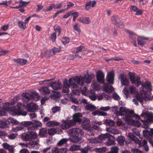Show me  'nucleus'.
Wrapping results in <instances>:
<instances>
[{
  "instance_id": "12",
  "label": "nucleus",
  "mask_w": 153,
  "mask_h": 153,
  "mask_svg": "<svg viewBox=\"0 0 153 153\" xmlns=\"http://www.w3.org/2000/svg\"><path fill=\"white\" fill-rule=\"evenodd\" d=\"M81 125L82 128L88 131L91 130V127L90 124V120L88 119H86L82 122Z\"/></svg>"
},
{
  "instance_id": "10",
  "label": "nucleus",
  "mask_w": 153,
  "mask_h": 153,
  "mask_svg": "<svg viewBox=\"0 0 153 153\" xmlns=\"http://www.w3.org/2000/svg\"><path fill=\"white\" fill-rule=\"evenodd\" d=\"M20 124L22 126L27 127V130L29 131H33L35 129V127L31 121H23Z\"/></svg>"
},
{
  "instance_id": "1",
  "label": "nucleus",
  "mask_w": 153,
  "mask_h": 153,
  "mask_svg": "<svg viewBox=\"0 0 153 153\" xmlns=\"http://www.w3.org/2000/svg\"><path fill=\"white\" fill-rule=\"evenodd\" d=\"M94 77V75H89L87 73L81 80L79 77H76L69 79L68 82L67 80H65L63 82V87L62 89V92L64 93H68L69 92V88L70 86L74 88H78L76 84L82 86L84 84V82L87 84H89L91 82L92 79Z\"/></svg>"
},
{
  "instance_id": "58",
  "label": "nucleus",
  "mask_w": 153,
  "mask_h": 153,
  "mask_svg": "<svg viewBox=\"0 0 153 153\" xmlns=\"http://www.w3.org/2000/svg\"><path fill=\"white\" fill-rule=\"evenodd\" d=\"M7 121L9 123H12L13 124H18L19 123L18 122L17 120H15L13 118H10L9 119H8Z\"/></svg>"
},
{
  "instance_id": "52",
  "label": "nucleus",
  "mask_w": 153,
  "mask_h": 153,
  "mask_svg": "<svg viewBox=\"0 0 153 153\" xmlns=\"http://www.w3.org/2000/svg\"><path fill=\"white\" fill-rule=\"evenodd\" d=\"M70 41V39H69V38L68 37H63L62 39V42L64 45H65L66 44L68 43Z\"/></svg>"
},
{
  "instance_id": "4",
  "label": "nucleus",
  "mask_w": 153,
  "mask_h": 153,
  "mask_svg": "<svg viewBox=\"0 0 153 153\" xmlns=\"http://www.w3.org/2000/svg\"><path fill=\"white\" fill-rule=\"evenodd\" d=\"M24 105L21 103H18L17 106L15 107H12L11 106L5 107L7 111H10V114L13 116L16 115L17 114L23 116H25L27 114V112L25 111H21V109L22 107ZM24 106H25V104Z\"/></svg>"
},
{
  "instance_id": "19",
  "label": "nucleus",
  "mask_w": 153,
  "mask_h": 153,
  "mask_svg": "<svg viewBox=\"0 0 153 153\" xmlns=\"http://www.w3.org/2000/svg\"><path fill=\"white\" fill-rule=\"evenodd\" d=\"M97 78L99 82L103 83H104V74L101 71H99L97 74Z\"/></svg>"
},
{
  "instance_id": "40",
  "label": "nucleus",
  "mask_w": 153,
  "mask_h": 153,
  "mask_svg": "<svg viewBox=\"0 0 153 153\" xmlns=\"http://www.w3.org/2000/svg\"><path fill=\"white\" fill-rule=\"evenodd\" d=\"M19 28L22 30H24L26 27V24L22 21H19L18 22Z\"/></svg>"
},
{
  "instance_id": "9",
  "label": "nucleus",
  "mask_w": 153,
  "mask_h": 153,
  "mask_svg": "<svg viewBox=\"0 0 153 153\" xmlns=\"http://www.w3.org/2000/svg\"><path fill=\"white\" fill-rule=\"evenodd\" d=\"M125 121L128 123L135 126L138 127L140 125V123L138 121H135L132 119L131 116L126 115L125 117Z\"/></svg>"
},
{
  "instance_id": "64",
  "label": "nucleus",
  "mask_w": 153,
  "mask_h": 153,
  "mask_svg": "<svg viewBox=\"0 0 153 153\" xmlns=\"http://www.w3.org/2000/svg\"><path fill=\"white\" fill-rule=\"evenodd\" d=\"M51 149V147H49L45 148H44L43 149L42 153H51L50 152V151Z\"/></svg>"
},
{
  "instance_id": "21",
  "label": "nucleus",
  "mask_w": 153,
  "mask_h": 153,
  "mask_svg": "<svg viewBox=\"0 0 153 153\" xmlns=\"http://www.w3.org/2000/svg\"><path fill=\"white\" fill-rule=\"evenodd\" d=\"M82 115L81 113H76L74 114L73 116V121L74 122L75 124L76 122L80 123L81 122V118Z\"/></svg>"
},
{
  "instance_id": "13",
  "label": "nucleus",
  "mask_w": 153,
  "mask_h": 153,
  "mask_svg": "<svg viewBox=\"0 0 153 153\" xmlns=\"http://www.w3.org/2000/svg\"><path fill=\"white\" fill-rule=\"evenodd\" d=\"M75 125L74 122L73 120H69L65 121L61 125V127L63 129H66Z\"/></svg>"
},
{
  "instance_id": "63",
  "label": "nucleus",
  "mask_w": 153,
  "mask_h": 153,
  "mask_svg": "<svg viewBox=\"0 0 153 153\" xmlns=\"http://www.w3.org/2000/svg\"><path fill=\"white\" fill-rule=\"evenodd\" d=\"M123 92L125 95L126 98H128L130 97L129 94V91L126 88H125L123 90Z\"/></svg>"
},
{
  "instance_id": "48",
  "label": "nucleus",
  "mask_w": 153,
  "mask_h": 153,
  "mask_svg": "<svg viewBox=\"0 0 153 153\" xmlns=\"http://www.w3.org/2000/svg\"><path fill=\"white\" fill-rule=\"evenodd\" d=\"M76 135H79L80 136H82L83 135L84 132L82 129L79 127H76Z\"/></svg>"
},
{
  "instance_id": "62",
  "label": "nucleus",
  "mask_w": 153,
  "mask_h": 153,
  "mask_svg": "<svg viewBox=\"0 0 153 153\" xmlns=\"http://www.w3.org/2000/svg\"><path fill=\"white\" fill-rule=\"evenodd\" d=\"M18 135V134H16L12 133L10 135H7V137L10 139L13 140L15 139Z\"/></svg>"
},
{
  "instance_id": "36",
  "label": "nucleus",
  "mask_w": 153,
  "mask_h": 153,
  "mask_svg": "<svg viewBox=\"0 0 153 153\" xmlns=\"http://www.w3.org/2000/svg\"><path fill=\"white\" fill-rule=\"evenodd\" d=\"M89 98L92 100L94 101L97 99V95L93 90H91L88 94Z\"/></svg>"
},
{
  "instance_id": "61",
  "label": "nucleus",
  "mask_w": 153,
  "mask_h": 153,
  "mask_svg": "<svg viewBox=\"0 0 153 153\" xmlns=\"http://www.w3.org/2000/svg\"><path fill=\"white\" fill-rule=\"evenodd\" d=\"M51 50L53 53L55 54L56 53H59L61 51V48H56L54 47Z\"/></svg>"
},
{
  "instance_id": "49",
  "label": "nucleus",
  "mask_w": 153,
  "mask_h": 153,
  "mask_svg": "<svg viewBox=\"0 0 153 153\" xmlns=\"http://www.w3.org/2000/svg\"><path fill=\"white\" fill-rule=\"evenodd\" d=\"M114 141L110 139V137H109V139H108L107 141L105 142V145L108 146H110L114 144Z\"/></svg>"
},
{
  "instance_id": "2",
  "label": "nucleus",
  "mask_w": 153,
  "mask_h": 153,
  "mask_svg": "<svg viewBox=\"0 0 153 153\" xmlns=\"http://www.w3.org/2000/svg\"><path fill=\"white\" fill-rule=\"evenodd\" d=\"M129 76L132 83L135 84L137 86H139L141 85L143 88H145L149 91H151L152 90V86L150 82L146 81L145 83H141L140 78L139 77L135 76L132 73L130 74Z\"/></svg>"
},
{
  "instance_id": "17",
  "label": "nucleus",
  "mask_w": 153,
  "mask_h": 153,
  "mask_svg": "<svg viewBox=\"0 0 153 153\" xmlns=\"http://www.w3.org/2000/svg\"><path fill=\"white\" fill-rule=\"evenodd\" d=\"M49 86L51 87L53 89L57 90L62 88V84L60 82H51L49 84Z\"/></svg>"
},
{
  "instance_id": "50",
  "label": "nucleus",
  "mask_w": 153,
  "mask_h": 153,
  "mask_svg": "<svg viewBox=\"0 0 153 153\" xmlns=\"http://www.w3.org/2000/svg\"><path fill=\"white\" fill-rule=\"evenodd\" d=\"M55 6V4H51L49 7H47L45 9H44L43 10L46 12L51 11L52 10L53 8H54Z\"/></svg>"
},
{
  "instance_id": "26",
  "label": "nucleus",
  "mask_w": 153,
  "mask_h": 153,
  "mask_svg": "<svg viewBox=\"0 0 153 153\" xmlns=\"http://www.w3.org/2000/svg\"><path fill=\"white\" fill-rule=\"evenodd\" d=\"M149 38L146 37L144 36H139L137 38V43L139 45L143 46L146 44V42L144 40H148Z\"/></svg>"
},
{
  "instance_id": "22",
  "label": "nucleus",
  "mask_w": 153,
  "mask_h": 153,
  "mask_svg": "<svg viewBox=\"0 0 153 153\" xmlns=\"http://www.w3.org/2000/svg\"><path fill=\"white\" fill-rule=\"evenodd\" d=\"M3 147L7 150L9 153H14L15 146L13 145H10L7 143H4L2 145Z\"/></svg>"
},
{
  "instance_id": "56",
  "label": "nucleus",
  "mask_w": 153,
  "mask_h": 153,
  "mask_svg": "<svg viewBox=\"0 0 153 153\" xmlns=\"http://www.w3.org/2000/svg\"><path fill=\"white\" fill-rule=\"evenodd\" d=\"M60 109V107L58 106H56L53 107L52 108V111L53 113L55 114L59 111Z\"/></svg>"
},
{
  "instance_id": "33",
  "label": "nucleus",
  "mask_w": 153,
  "mask_h": 153,
  "mask_svg": "<svg viewBox=\"0 0 153 153\" xmlns=\"http://www.w3.org/2000/svg\"><path fill=\"white\" fill-rule=\"evenodd\" d=\"M106 130L108 132L114 134H118L120 133L117 129L114 128H106Z\"/></svg>"
},
{
  "instance_id": "38",
  "label": "nucleus",
  "mask_w": 153,
  "mask_h": 153,
  "mask_svg": "<svg viewBox=\"0 0 153 153\" xmlns=\"http://www.w3.org/2000/svg\"><path fill=\"white\" fill-rule=\"evenodd\" d=\"M92 87L95 90H98L100 88V85L98 83L97 81H93L91 84Z\"/></svg>"
},
{
  "instance_id": "45",
  "label": "nucleus",
  "mask_w": 153,
  "mask_h": 153,
  "mask_svg": "<svg viewBox=\"0 0 153 153\" xmlns=\"http://www.w3.org/2000/svg\"><path fill=\"white\" fill-rule=\"evenodd\" d=\"M91 147L89 146H87L81 150V152L82 153H88L90 152L91 151Z\"/></svg>"
},
{
  "instance_id": "15",
  "label": "nucleus",
  "mask_w": 153,
  "mask_h": 153,
  "mask_svg": "<svg viewBox=\"0 0 153 153\" xmlns=\"http://www.w3.org/2000/svg\"><path fill=\"white\" fill-rule=\"evenodd\" d=\"M126 31L130 34L129 38L131 42L134 44V46L136 47L137 45L136 41V35L133 32L128 30H126Z\"/></svg>"
},
{
  "instance_id": "31",
  "label": "nucleus",
  "mask_w": 153,
  "mask_h": 153,
  "mask_svg": "<svg viewBox=\"0 0 153 153\" xmlns=\"http://www.w3.org/2000/svg\"><path fill=\"white\" fill-rule=\"evenodd\" d=\"M121 84L123 85H128L129 84V81L126 77L123 75L120 76Z\"/></svg>"
},
{
  "instance_id": "25",
  "label": "nucleus",
  "mask_w": 153,
  "mask_h": 153,
  "mask_svg": "<svg viewBox=\"0 0 153 153\" xmlns=\"http://www.w3.org/2000/svg\"><path fill=\"white\" fill-rule=\"evenodd\" d=\"M51 153H66L67 149L66 148L58 149L57 147H53L51 149Z\"/></svg>"
},
{
  "instance_id": "59",
  "label": "nucleus",
  "mask_w": 153,
  "mask_h": 153,
  "mask_svg": "<svg viewBox=\"0 0 153 153\" xmlns=\"http://www.w3.org/2000/svg\"><path fill=\"white\" fill-rule=\"evenodd\" d=\"M129 89L130 93L132 94H134L136 92V88L134 86L130 87Z\"/></svg>"
},
{
  "instance_id": "7",
  "label": "nucleus",
  "mask_w": 153,
  "mask_h": 153,
  "mask_svg": "<svg viewBox=\"0 0 153 153\" xmlns=\"http://www.w3.org/2000/svg\"><path fill=\"white\" fill-rule=\"evenodd\" d=\"M134 112V111L133 110H129L125 107H121L119 110L118 112H117L116 115L119 116L125 115L124 118L125 120L126 116V115L131 116V114H133Z\"/></svg>"
},
{
  "instance_id": "32",
  "label": "nucleus",
  "mask_w": 153,
  "mask_h": 153,
  "mask_svg": "<svg viewBox=\"0 0 153 153\" xmlns=\"http://www.w3.org/2000/svg\"><path fill=\"white\" fill-rule=\"evenodd\" d=\"M60 123L54 121H49L47 122L46 124V125L48 127H53L59 126L60 125Z\"/></svg>"
},
{
  "instance_id": "39",
  "label": "nucleus",
  "mask_w": 153,
  "mask_h": 153,
  "mask_svg": "<svg viewBox=\"0 0 153 153\" xmlns=\"http://www.w3.org/2000/svg\"><path fill=\"white\" fill-rule=\"evenodd\" d=\"M85 108L86 110L90 111H92L96 109V107L94 105L91 104L86 105L85 106Z\"/></svg>"
},
{
  "instance_id": "20",
  "label": "nucleus",
  "mask_w": 153,
  "mask_h": 153,
  "mask_svg": "<svg viewBox=\"0 0 153 153\" xmlns=\"http://www.w3.org/2000/svg\"><path fill=\"white\" fill-rule=\"evenodd\" d=\"M110 136L109 134L107 133L99 135L98 136V139L100 140L99 142L105 143V142L109 139Z\"/></svg>"
},
{
  "instance_id": "41",
  "label": "nucleus",
  "mask_w": 153,
  "mask_h": 153,
  "mask_svg": "<svg viewBox=\"0 0 153 153\" xmlns=\"http://www.w3.org/2000/svg\"><path fill=\"white\" fill-rule=\"evenodd\" d=\"M81 91L82 95L86 96L89 93L88 90L85 87H82L80 88Z\"/></svg>"
},
{
  "instance_id": "11",
  "label": "nucleus",
  "mask_w": 153,
  "mask_h": 153,
  "mask_svg": "<svg viewBox=\"0 0 153 153\" xmlns=\"http://www.w3.org/2000/svg\"><path fill=\"white\" fill-rule=\"evenodd\" d=\"M26 108L27 110L30 112H34L38 109V106L32 102L27 104Z\"/></svg>"
},
{
  "instance_id": "24",
  "label": "nucleus",
  "mask_w": 153,
  "mask_h": 153,
  "mask_svg": "<svg viewBox=\"0 0 153 153\" xmlns=\"http://www.w3.org/2000/svg\"><path fill=\"white\" fill-rule=\"evenodd\" d=\"M39 142V140L38 139L37 141H34L29 142V144H27L28 148L37 149L39 147V144L38 143Z\"/></svg>"
},
{
  "instance_id": "42",
  "label": "nucleus",
  "mask_w": 153,
  "mask_h": 153,
  "mask_svg": "<svg viewBox=\"0 0 153 153\" xmlns=\"http://www.w3.org/2000/svg\"><path fill=\"white\" fill-rule=\"evenodd\" d=\"M111 20L113 23L117 25L120 21V19L118 17L113 16L111 18Z\"/></svg>"
},
{
  "instance_id": "23",
  "label": "nucleus",
  "mask_w": 153,
  "mask_h": 153,
  "mask_svg": "<svg viewBox=\"0 0 153 153\" xmlns=\"http://www.w3.org/2000/svg\"><path fill=\"white\" fill-rule=\"evenodd\" d=\"M71 137L69 138V140L71 142L75 143L81 140V136L79 135H70Z\"/></svg>"
},
{
  "instance_id": "34",
  "label": "nucleus",
  "mask_w": 153,
  "mask_h": 153,
  "mask_svg": "<svg viewBox=\"0 0 153 153\" xmlns=\"http://www.w3.org/2000/svg\"><path fill=\"white\" fill-rule=\"evenodd\" d=\"M40 92L42 94H49L50 93V91L48 88L46 87H43L39 89Z\"/></svg>"
},
{
  "instance_id": "6",
  "label": "nucleus",
  "mask_w": 153,
  "mask_h": 153,
  "mask_svg": "<svg viewBox=\"0 0 153 153\" xmlns=\"http://www.w3.org/2000/svg\"><path fill=\"white\" fill-rule=\"evenodd\" d=\"M38 135L36 132L29 131L21 135L22 139L25 141H30L36 139Z\"/></svg>"
},
{
  "instance_id": "8",
  "label": "nucleus",
  "mask_w": 153,
  "mask_h": 153,
  "mask_svg": "<svg viewBox=\"0 0 153 153\" xmlns=\"http://www.w3.org/2000/svg\"><path fill=\"white\" fill-rule=\"evenodd\" d=\"M143 133L144 136L148 139L149 142L150 143H153V129H151L150 131L147 130H143Z\"/></svg>"
},
{
  "instance_id": "43",
  "label": "nucleus",
  "mask_w": 153,
  "mask_h": 153,
  "mask_svg": "<svg viewBox=\"0 0 153 153\" xmlns=\"http://www.w3.org/2000/svg\"><path fill=\"white\" fill-rule=\"evenodd\" d=\"M80 149V146L76 145H72L70 146L69 150L71 152L77 151Z\"/></svg>"
},
{
  "instance_id": "3",
  "label": "nucleus",
  "mask_w": 153,
  "mask_h": 153,
  "mask_svg": "<svg viewBox=\"0 0 153 153\" xmlns=\"http://www.w3.org/2000/svg\"><path fill=\"white\" fill-rule=\"evenodd\" d=\"M136 117L138 120H140L143 123V128H148V124L149 122L153 121V114H148L147 112H143L141 114L140 117L138 115L136 114Z\"/></svg>"
},
{
  "instance_id": "44",
  "label": "nucleus",
  "mask_w": 153,
  "mask_h": 153,
  "mask_svg": "<svg viewBox=\"0 0 153 153\" xmlns=\"http://www.w3.org/2000/svg\"><path fill=\"white\" fill-rule=\"evenodd\" d=\"M106 149L105 148H95L94 151L97 153H104L105 152Z\"/></svg>"
},
{
  "instance_id": "53",
  "label": "nucleus",
  "mask_w": 153,
  "mask_h": 153,
  "mask_svg": "<svg viewBox=\"0 0 153 153\" xmlns=\"http://www.w3.org/2000/svg\"><path fill=\"white\" fill-rule=\"evenodd\" d=\"M19 99V97L18 96H16L12 100V101L9 103V104L10 105H13L16 103L17 101H18V100Z\"/></svg>"
},
{
  "instance_id": "55",
  "label": "nucleus",
  "mask_w": 153,
  "mask_h": 153,
  "mask_svg": "<svg viewBox=\"0 0 153 153\" xmlns=\"http://www.w3.org/2000/svg\"><path fill=\"white\" fill-rule=\"evenodd\" d=\"M143 145L144 148V149L146 152H148L149 150V148L148 146L147 145V141L146 140H144L143 141Z\"/></svg>"
},
{
  "instance_id": "14",
  "label": "nucleus",
  "mask_w": 153,
  "mask_h": 153,
  "mask_svg": "<svg viewBox=\"0 0 153 153\" xmlns=\"http://www.w3.org/2000/svg\"><path fill=\"white\" fill-rule=\"evenodd\" d=\"M145 97V94H142L138 95L136 96V99H134L133 100V102L136 105H138V101L140 102L141 103H142Z\"/></svg>"
},
{
  "instance_id": "29",
  "label": "nucleus",
  "mask_w": 153,
  "mask_h": 153,
  "mask_svg": "<svg viewBox=\"0 0 153 153\" xmlns=\"http://www.w3.org/2000/svg\"><path fill=\"white\" fill-rule=\"evenodd\" d=\"M103 90L107 93H110L114 91V89L112 86L104 85L103 87Z\"/></svg>"
},
{
  "instance_id": "16",
  "label": "nucleus",
  "mask_w": 153,
  "mask_h": 153,
  "mask_svg": "<svg viewBox=\"0 0 153 153\" xmlns=\"http://www.w3.org/2000/svg\"><path fill=\"white\" fill-rule=\"evenodd\" d=\"M128 137L132 140L136 144H138V146H141L142 142L137 137H135L133 134L129 133L128 135Z\"/></svg>"
},
{
  "instance_id": "28",
  "label": "nucleus",
  "mask_w": 153,
  "mask_h": 153,
  "mask_svg": "<svg viewBox=\"0 0 153 153\" xmlns=\"http://www.w3.org/2000/svg\"><path fill=\"white\" fill-rule=\"evenodd\" d=\"M13 60L15 63L19 64L21 65H24L27 62V60L22 59H16L14 58L13 59Z\"/></svg>"
},
{
  "instance_id": "30",
  "label": "nucleus",
  "mask_w": 153,
  "mask_h": 153,
  "mask_svg": "<svg viewBox=\"0 0 153 153\" xmlns=\"http://www.w3.org/2000/svg\"><path fill=\"white\" fill-rule=\"evenodd\" d=\"M48 132L46 128H41L39 131V135L40 137H45L47 136Z\"/></svg>"
},
{
  "instance_id": "18",
  "label": "nucleus",
  "mask_w": 153,
  "mask_h": 153,
  "mask_svg": "<svg viewBox=\"0 0 153 153\" xmlns=\"http://www.w3.org/2000/svg\"><path fill=\"white\" fill-rule=\"evenodd\" d=\"M114 73L113 71L108 73L107 75L106 80L109 83L113 84L114 79Z\"/></svg>"
},
{
  "instance_id": "47",
  "label": "nucleus",
  "mask_w": 153,
  "mask_h": 153,
  "mask_svg": "<svg viewBox=\"0 0 153 153\" xmlns=\"http://www.w3.org/2000/svg\"><path fill=\"white\" fill-rule=\"evenodd\" d=\"M48 132L50 135H53L56 133V129L55 128H51L48 130Z\"/></svg>"
},
{
  "instance_id": "27",
  "label": "nucleus",
  "mask_w": 153,
  "mask_h": 153,
  "mask_svg": "<svg viewBox=\"0 0 153 153\" xmlns=\"http://www.w3.org/2000/svg\"><path fill=\"white\" fill-rule=\"evenodd\" d=\"M77 20L84 24H88L91 22V20L88 17H80L77 19Z\"/></svg>"
},
{
  "instance_id": "60",
  "label": "nucleus",
  "mask_w": 153,
  "mask_h": 153,
  "mask_svg": "<svg viewBox=\"0 0 153 153\" xmlns=\"http://www.w3.org/2000/svg\"><path fill=\"white\" fill-rule=\"evenodd\" d=\"M84 48L83 47L80 46L77 47L76 49V53L75 54L76 56L77 55V53L80 52L84 51Z\"/></svg>"
},
{
  "instance_id": "37",
  "label": "nucleus",
  "mask_w": 153,
  "mask_h": 153,
  "mask_svg": "<svg viewBox=\"0 0 153 153\" xmlns=\"http://www.w3.org/2000/svg\"><path fill=\"white\" fill-rule=\"evenodd\" d=\"M69 140L68 138H62L57 143V145L59 146H61L63 145L66 144Z\"/></svg>"
},
{
  "instance_id": "35",
  "label": "nucleus",
  "mask_w": 153,
  "mask_h": 153,
  "mask_svg": "<svg viewBox=\"0 0 153 153\" xmlns=\"http://www.w3.org/2000/svg\"><path fill=\"white\" fill-rule=\"evenodd\" d=\"M104 124L106 126H113L115 125V123L114 121L111 120H103Z\"/></svg>"
},
{
  "instance_id": "5",
  "label": "nucleus",
  "mask_w": 153,
  "mask_h": 153,
  "mask_svg": "<svg viewBox=\"0 0 153 153\" xmlns=\"http://www.w3.org/2000/svg\"><path fill=\"white\" fill-rule=\"evenodd\" d=\"M22 96L23 97V101L26 103L31 99L37 101L39 98L38 93L35 91H29L27 93H24Z\"/></svg>"
},
{
  "instance_id": "46",
  "label": "nucleus",
  "mask_w": 153,
  "mask_h": 153,
  "mask_svg": "<svg viewBox=\"0 0 153 153\" xmlns=\"http://www.w3.org/2000/svg\"><path fill=\"white\" fill-rule=\"evenodd\" d=\"M119 148L116 146H114L111 148V151L106 153H118Z\"/></svg>"
},
{
  "instance_id": "54",
  "label": "nucleus",
  "mask_w": 153,
  "mask_h": 153,
  "mask_svg": "<svg viewBox=\"0 0 153 153\" xmlns=\"http://www.w3.org/2000/svg\"><path fill=\"white\" fill-rule=\"evenodd\" d=\"M69 132L70 135H76V127L72 128L70 129L69 130Z\"/></svg>"
},
{
  "instance_id": "57",
  "label": "nucleus",
  "mask_w": 153,
  "mask_h": 153,
  "mask_svg": "<svg viewBox=\"0 0 153 153\" xmlns=\"http://www.w3.org/2000/svg\"><path fill=\"white\" fill-rule=\"evenodd\" d=\"M54 29L56 32H58V36L60 35V33L61 31V29L59 26L57 25H55L54 26Z\"/></svg>"
},
{
  "instance_id": "51",
  "label": "nucleus",
  "mask_w": 153,
  "mask_h": 153,
  "mask_svg": "<svg viewBox=\"0 0 153 153\" xmlns=\"http://www.w3.org/2000/svg\"><path fill=\"white\" fill-rule=\"evenodd\" d=\"M117 141L121 145H123L125 141V138L122 136L118 137L117 138Z\"/></svg>"
}]
</instances>
